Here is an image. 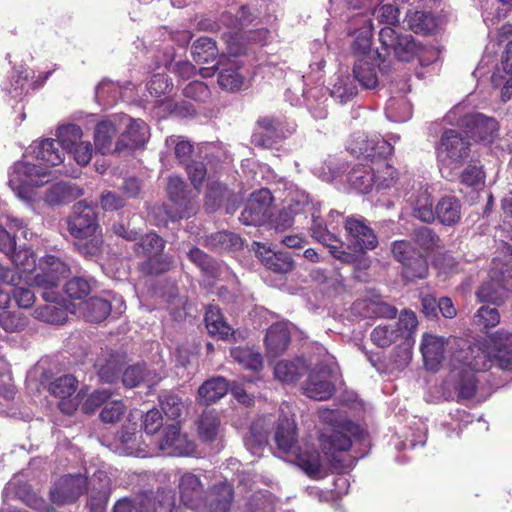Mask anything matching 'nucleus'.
<instances>
[{
	"mask_svg": "<svg viewBox=\"0 0 512 512\" xmlns=\"http://www.w3.org/2000/svg\"><path fill=\"white\" fill-rule=\"evenodd\" d=\"M322 418L331 425L329 432L322 433V452L329 469L336 473L322 474V480L326 482L325 491L322 490V500L336 501L348 492L349 483L343 473L354 465L355 458L349 452L353 439H360L363 431L358 424L340 412H331L326 416L322 409Z\"/></svg>",
	"mask_w": 512,
	"mask_h": 512,
	"instance_id": "nucleus-1",
	"label": "nucleus"
},
{
	"mask_svg": "<svg viewBox=\"0 0 512 512\" xmlns=\"http://www.w3.org/2000/svg\"><path fill=\"white\" fill-rule=\"evenodd\" d=\"M67 230L77 240L75 245L81 254L95 256L101 252L103 236L96 206L85 200L75 203L67 218Z\"/></svg>",
	"mask_w": 512,
	"mask_h": 512,
	"instance_id": "nucleus-2",
	"label": "nucleus"
},
{
	"mask_svg": "<svg viewBox=\"0 0 512 512\" xmlns=\"http://www.w3.org/2000/svg\"><path fill=\"white\" fill-rule=\"evenodd\" d=\"M274 440L277 448L285 454L294 455V463L309 477L320 475V453L314 445L304 442L297 446L298 432L294 418L280 415L275 427Z\"/></svg>",
	"mask_w": 512,
	"mask_h": 512,
	"instance_id": "nucleus-3",
	"label": "nucleus"
},
{
	"mask_svg": "<svg viewBox=\"0 0 512 512\" xmlns=\"http://www.w3.org/2000/svg\"><path fill=\"white\" fill-rule=\"evenodd\" d=\"M307 374L302 386V393L314 400H320V369L303 357L293 360H281L274 367L275 378L283 383H294L301 376Z\"/></svg>",
	"mask_w": 512,
	"mask_h": 512,
	"instance_id": "nucleus-4",
	"label": "nucleus"
},
{
	"mask_svg": "<svg viewBox=\"0 0 512 512\" xmlns=\"http://www.w3.org/2000/svg\"><path fill=\"white\" fill-rule=\"evenodd\" d=\"M452 369L485 370L488 368V354L485 341L471 342L468 339L451 336L447 339Z\"/></svg>",
	"mask_w": 512,
	"mask_h": 512,
	"instance_id": "nucleus-5",
	"label": "nucleus"
},
{
	"mask_svg": "<svg viewBox=\"0 0 512 512\" xmlns=\"http://www.w3.org/2000/svg\"><path fill=\"white\" fill-rule=\"evenodd\" d=\"M167 196L169 204L164 209L167 217L175 222L195 215L198 209L195 198L197 192L192 194L187 183L179 176H170L167 182Z\"/></svg>",
	"mask_w": 512,
	"mask_h": 512,
	"instance_id": "nucleus-6",
	"label": "nucleus"
},
{
	"mask_svg": "<svg viewBox=\"0 0 512 512\" xmlns=\"http://www.w3.org/2000/svg\"><path fill=\"white\" fill-rule=\"evenodd\" d=\"M393 258L401 264V274L406 281L425 279L429 265L424 256L410 241L395 240L391 244Z\"/></svg>",
	"mask_w": 512,
	"mask_h": 512,
	"instance_id": "nucleus-7",
	"label": "nucleus"
},
{
	"mask_svg": "<svg viewBox=\"0 0 512 512\" xmlns=\"http://www.w3.org/2000/svg\"><path fill=\"white\" fill-rule=\"evenodd\" d=\"M39 270L30 285L43 289L41 296L45 302H55L59 298V293L55 289L60 280L69 273V267L58 257L47 255L39 263Z\"/></svg>",
	"mask_w": 512,
	"mask_h": 512,
	"instance_id": "nucleus-8",
	"label": "nucleus"
},
{
	"mask_svg": "<svg viewBox=\"0 0 512 512\" xmlns=\"http://www.w3.org/2000/svg\"><path fill=\"white\" fill-rule=\"evenodd\" d=\"M345 231L348 241L358 251L354 254L359 256V260L353 265L367 268L369 263L366 251L377 247L378 238L376 233L370 227L366 218L354 215L345 219Z\"/></svg>",
	"mask_w": 512,
	"mask_h": 512,
	"instance_id": "nucleus-9",
	"label": "nucleus"
},
{
	"mask_svg": "<svg viewBox=\"0 0 512 512\" xmlns=\"http://www.w3.org/2000/svg\"><path fill=\"white\" fill-rule=\"evenodd\" d=\"M49 171L36 164L16 162L9 174L8 184L19 198L28 199L34 187L49 181Z\"/></svg>",
	"mask_w": 512,
	"mask_h": 512,
	"instance_id": "nucleus-10",
	"label": "nucleus"
},
{
	"mask_svg": "<svg viewBox=\"0 0 512 512\" xmlns=\"http://www.w3.org/2000/svg\"><path fill=\"white\" fill-rule=\"evenodd\" d=\"M436 153L441 163L460 167L470 157L471 143L461 131L446 129L440 137Z\"/></svg>",
	"mask_w": 512,
	"mask_h": 512,
	"instance_id": "nucleus-11",
	"label": "nucleus"
},
{
	"mask_svg": "<svg viewBox=\"0 0 512 512\" xmlns=\"http://www.w3.org/2000/svg\"><path fill=\"white\" fill-rule=\"evenodd\" d=\"M379 40L385 51V56L393 51L401 62H411L423 51V46L416 42L413 36L397 34L392 27H383L379 32Z\"/></svg>",
	"mask_w": 512,
	"mask_h": 512,
	"instance_id": "nucleus-12",
	"label": "nucleus"
},
{
	"mask_svg": "<svg viewBox=\"0 0 512 512\" xmlns=\"http://www.w3.org/2000/svg\"><path fill=\"white\" fill-rule=\"evenodd\" d=\"M342 227L345 228V219L337 211H330L325 227L322 228V245H325L331 255L346 264H355L359 256L343 249V242L340 239Z\"/></svg>",
	"mask_w": 512,
	"mask_h": 512,
	"instance_id": "nucleus-13",
	"label": "nucleus"
},
{
	"mask_svg": "<svg viewBox=\"0 0 512 512\" xmlns=\"http://www.w3.org/2000/svg\"><path fill=\"white\" fill-rule=\"evenodd\" d=\"M355 22L361 24V27L355 31V39L352 43V50L355 55L359 57H372L378 60V70L384 76L388 74L391 69V63L388 61L383 53L379 50L372 51L373 28L371 20L365 16L355 18Z\"/></svg>",
	"mask_w": 512,
	"mask_h": 512,
	"instance_id": "nucleus-14",
	"label": "nucleus"
},
{
	"mask_svg": "<svg viewBox=\"0 0 512 512\" xmlns=\"http://www.w3.org/2000/svg\"><path fill=\"white\" fill-rule=\"evenodd\" d=\"M272 202L273 195L268 188L253 192L241 212L240 221L247 226L266 223L272 215Z\"/></svg>",
	"mask_w": 512,
	"mask_h": 512,
	"instance_id": "nucleus-15",
	"label": "nucleus"
},
{
	"mask_svg": "<svg viewBox=\"0 0 512 512\" xmlns=\"http://www.w3.org/2000/svg\"><path fill=\"white\" fill-rule=\"evenodd\" d=\"M88 479L82 474H68L59 478L50 490L52 503L61 506L76 502L86 491Z\"/></svg>",
	"mask_w": 512,
	"mask_h": 512,
	"instance_id": "nucleus-16",
	"label": "nucleus"
},
{
	"mask_svg": "<svg viewBox=\"0 0 512 512\" xmlns=\"http://www.w3.org/2000/svg\"><path fill=\"white\" fill-rule=\"evenodd\" d=\"M485 353L488 354V368L498 367L501 370H512V333L500 330L485 341Z\"/></svg>",
	"mask_w": 512,
	"mask_h": 512,
	"instance_id": "nucleus-17",
	"label": "nucleus"
},
{
	"mask_svg": "<svg viewBox=\"0 0 512 512\" xmlns=\"http://www.w3.org/2000/svg\"><path fill=\"white\" fill-rule=\"evenodd\" d=\"M125 365L126 355L108 348L101 349L94 362L99 381L106 384L116 383Z\"/></svg>",
	"mask_w": 512,
	"mask_h": 512,
	"instance_id": "nucleus-18",
	"label": "nucleus"
},
{
	"mask_svg": "<svg viewBox=\"0 0 512 512\" xmlns=\"http://www.w3.org/2000/svg\"><path fill=\"white\" fill-rule=\"evenodd\" d=\"M467 136L475 141L492 143L498 134V122L483 114H468L462 120Z\"/></svg>",
	"mask_w": 512,
	"mask_h": 512,
	"instance_id": "nucleus-19",
	"label": "nucleus"
},
{
	"mask_svg": "<svg viewBox=\"0 0 512 512\" xmlns=\"http://www.w3.org/2000/svg\"><path fill=\"white\" fill-rule=\"evenodd\" d=\"M178 492L180 501L187 508L195 510H202L204 506L205 490L199 476L186 472L178 481Z\"/></svg>",
	"mask_w": 512,
	"mask_h": 512,
	"instance_id": "nucleus-20",
	"label": "nucleus"
},
{
	"mask_svg": "<svg viewBox=\"0 0 512 512\" xmlns=\"http://www.w3.org/2000/svg\"><path fill=\"white\" fill-rule=\"evenodd\" d=\"M283 137L282 123L275 117L263 116L256 122L251 142L257 147L271 148Z\"/></svg>",
	"mask_w": 512,
	"mask_h": 512,
	"instance_id": "nucleus-21",
	"label": "nucleus"
},
{
	"mask_svg": "<svg viewBox=\"0 0 512 512\" xmlns=\"http://www.w3.org/2000/svg\"><path fill=\"white\" fill-rule=\"evenodd\" d=\"M234 500V489L231 484L213 485L204 496V506L198 512H229Z\"/></svg>",
	"mask_w": 512,
	"mask_h": 512,
	"instance_id": "nucleus-22",
	"label": "nucleus"
},
{
	"mask_svg": "<svg viewBox=\"0 0 512 512\" xmlns=\"http://www.w3.org/2000/svg\"><path fill=\"white\" fill-rule=\"evenodd\" d=\"M218 84L219 86L230 92H236L243 86L244 78L239 72L240 65L238 61L222 55L217 60Z\"/></svg>",
	"mask_w": 512,
	"mask_h": 512,
	"instance_id": "nucleus-23",
	"label": "nucleus"
},
{
	"mask_svg": "<svg viewBox=\"0 0 512 512\" xmlns=\"http://www.w3.org/2000/svg\"><path fill=\"white\" fill-rule=\"evenodd\" d=\"M480 370L451 369L450 380L459 400L472 399L478 390L479 379L476 372Z\"/></svg>",
	"mask_w": 512,
	"mask_h": 512,
	"instance_id": "nucleus-24",
	"label": "nucleus"
},
{
	"mask_svg": "<svg viewBox=\"0 0 512 512\" xmlns=\"http://www.w3.org/2000/svg\"><path fill=\"white\" fill-rule=\"evenodd\" d=\"M447 340L443 337L425 334L422 338L421 353L427 370L437 372L444 360Z\"/></svg>",
	"mask_w": 512,
	"mask_h": 512,
	"instance_id": "nucleus-25",
	"label": "nucleus"
},
{
	"mask_svg": "<svg viewBox=\"0 0 512 512\" xmlns=\"http://www.w3.org/2000/svg\"><path fill=\"white\" fill-rule=\"evenodd\" d=\"M148 126L142 120H131L125 132L115 144L114 151L135 150L143 147L147 140Z\"/></svg>",
	"mask_w": 512,
	"mask_h": 512,
	"instance_id": "nucleus-26",
	"label": "nucleus"
},
{
	"mask_svg": "<svg viewBox=\"0 0 512 512\" xmlns=\"http://www.w3.org/2000/svg\"><path fill=\"white\" fill-rule=\"evenodd\" d=\"M159 447L168 455H187L194 449L193 443L181 434L178 424H172L166 428Z\"/></svg>",
	"mask_w": 512,
	"mask_h": 512,
	"instance_id": "nucleus-27",
	"label": "nucleus"
},
{
	"mask_svg": "<svg viewBox=\"0 0 512 512\" xmlns=\"http://www.w3.org/2000/svg\"><path fill=\"white\" fill-rule=\"evenodd\" d=\"M235 197L233 190L226 184L209 178L207 182L204 207L208 212L219 210L224 204L232 201Z\"/></svg>",
	"mask_w": 512,
	"mask_h": 512,
	"instance_id": "nucleus-28",
	"label": "nucleus"
},
{
	"mask_svg": "<svg viewBox=\"0 0 512 512\" xmlns=\"http://www.w3.org/2000/svg\"><path fill=\"white\" fill-rule=\"evenodd\" d=\"M342 382L340 367L334 357L326 353L322 354V401L330 399L336 385Z\"/></svg>",
	"mask_w": 512,
	"mask_h": 512,
	"instance_id": "nucleus-29",
	"label": "nucleus"
},
{
	"mask_svg": "<svg viewBox=\"0 0 512 512\" xmlns=\"http://www.w3.org/2000/svg\"><path fill=\"white\" fill-rule=\"evenodd\" d=\"M290 341V331L286 324L274 323L267 329L265 345L270 356L277 357L285 352Z\"/></svg>",
	"mask_w": 512,
	"mask_h": 512,
	"instance_id": "nucleus-30",
	"label": "nucleus"
},
{
	"mask_svg": "<svg viewBox=\"0 0 512 512\" xmlns=\"http://www.w3.org/2000/svg\"><path fill=\"white\" fill-rule=\"evenodd\" d=\"M353 154L363 156L374 161L376 159H387L394 152V147L384 138H372L362 141L360 147H351Z\"/></svg>",
	"mask_w": 512,
	"mask_h": 512,
	"instance_id": "nucleus-31",
	"label": "nucleus"
},
{
	"mask_svg": "<svg viewBox=\"0 0 512 512\" xmlns=\"http://www.w3.org/2000/svg\"><path fill=\"white\" fill-rule=\"evenodd\" d=\"M462 205L454 195H445L436 204V216L442 225L453 226L461 220Z\"/></svg>",
	"mask_w": 512,
	"mask_h": 512,
	"instance_id": "nucleus-32",
	"label": "nucleus"
},
{
	"mask_svg": "<svg viewBox=\"0 0 512 512\" xmlns=\"http://www.w3.org/2000/svg\"><path fill=\"white\" fill-rule=\"evenodd\" d=\"M204 321L208 333L219 340H226L233 334V330L225 321L220 308L215 305L206 307Z\"/></svg>",
	"mask_w": 512,
	"mask_h": 512,
	"instance_id": "nucleus-33",
	"label": "nucleus"
},
{
	"mask_svg": "<svg viewBox=\"0 0 512 512\" xmlns=\"http://www.w3.org/2000/svg\"><path fill=\"white\" fill-rule=\"evenodd\" d=\"M378 60L372 57H359L353 67V75L355 79L366 89H373L379 83L376 67L378 68Z\"/></svg>",
	"mask_w": 512,
	"mask_h": 512,
	"instance_id": "nucleus-34",
	"label": "nucleus"
},
{
	"mask_svg": "<svg viewBox=\"0 0 512 512\" xmlns=\"http://www.w3.org/2000/svg\"><path fill=\"white\" fill-rule=\"evenodd\" d=\"M148 512H183L176 505L175 494L172 490L158 489L156 492L145 491Z\"/></svg>",
	"mask_w": 512,
	"mask_h": 512,
	"instance_id": "nucleus-35",
	"label": "nucleus"
},
{
	"mask_svg": "<svg viewBox=\"0 0 512 512\" xmlns=\"http://www.w3.org/2000/svg\"><path fill=\"white\" fill-rule=\"evenodd\" d=\"M7 256L15 266L13 271L19 275L20 280L22 278L30 280L29 274L36 270V255L32 249L25 246L19 248L16 246L15 250Z\"/></svg>",
	"mask_w": 512,
	"mask_h": 512,
	"instance_id": "nucleus-36",
	"label": "nucleus"
},
{
	"mask_svg": "<svg viewBox=\"0 0 512 512\" xmlns=\"http://www.w3.org/2000/svg\"><path fill=\"white\" fill-rule=\"evenodd\" d=\"M229 390L228 381L221 376L206 380L198 389V397L202 404L208 406L224 397Z\"/></svg>",
	"mask_w": 512,
	"mask_h": 512,
	"instance_id": "nucleus-37",
	"label": "nucleus"
},
{
	"mask_svg": "<svg viewBox=\"0 0 512 512\" xmlns=\"http://www.w3.org/2000/svg\"><path fill=\"white\" fill-rule=\"evenodd\" d=\"M59 143L54 139H44L34 148L36 159L42 165L53 167L63 162V150L60 149Z\"/></svg>",
	"mask_w": 512,
	"mask_h": 512,
	"instance_id": "nucleus-38",
	"label": "nucleus"
},
{
	"mask_svg": "<svg viewBox=\"0 0 512 512\" xmlns=\"http://www.w3.org/2000/svg\"><path fill=\"white\" fill-rule=\"evenodd\" d=\"M262 249L258 252L259 258L267 269L279 274H286L293 269L294 262L287 252H273L264 246Z\"/></svg>",
	"mask_w": 512,
	"mask_h": 512,
	"instance_id": "nucleus-39",
	"label": "nucleus"
},
{
	"mask_svg": "<svg viewBox=\"0 0 512 512\" xmlns=\"http://www.w3.org/2000/svg\"><path fill=\"white\" fill-rule=\"evenodd\" d=\"M308 206L306 198L302 199H291L287 206H284L277 216L273 220V225L276 230L284 231L289 229L293 223L296 215H299L305 211Z\"/></svg>",
	"mask_w": 512,
	"mask_h": 512,
	"instance_id": "nucleus-40",
	"label": "nucleus"
},
{
	"mask_svg": "<svg viewBox=\"0 0 512 512\" xmlns=\"http://www.w3.org/2000/svg\"><path fill=\"white\" fill-rule=\"evenodd\" d=\"M191 55L197 64H210L219 57L216 41L210 37H200L191 46Z\"/></svg>",
	"mask_w": 512,
	"mask_h": 512,
	"instance_id": "nucleus-41",
	"label": "nucleus"
},
{
	"mask_svg": "<svg viewBox=\"0 0 512 512\" xmlns=\"http://www.w3.org/2000/svg\"><path fill=\"white\" fill-rule=\"evenodd\" d=\"M348 183L357 192L367 194L374 184L373 168L369 165H355L347 176Z\"/></svg>",
	"mask_w": 512,
	"mask_h": 512,
	"instance_id": "nucleus-42",
	"label": "nucleus"
},
{
	"mask_svg": "<svg viewBox=\"0 0 512 512\" xmlns=\"http://www.w3.org/2000/svg\"><path fill=\"white\" fill-rule=\"evenodd\" d=\"M405 21L408 28L415 34L430 35L437 29V20L429 12L408 11Z\"/></svg>",
	"mask_w": 512,
	"mask_h": 512,
	"instance_id": "nucleus-43",
	"label": "nucleus"
},
{
	"mask_svg": "<svg viewBox=\"0 0 512 512\" xmlns=\"http://www.w3.org/2000/svg\"><path fill=\"white\" fill-rule=\"evenodd\" d=\"M81 190L66 182H58L50 186L45 192L44 200L47 204L61 205L71 202L80 196Z\"/></svg>",
	"mask_w": 512,
	"mask_h": 512,
	"instance_id": "nucleus-44",
	"label": "nucleus"
},
{
	"mask_svg": "<svg viewBox=\"0 0 512 512\" xmlns=\"http://www.w3.org/2000/svg\"><path fill=\"white\" fill-rule=\"evenodd\" d=\"M231 358L242 368L259 372L263 368V358L260 352L251 347H234L230 350Z\"/></svg>",
	"mask_w": 512,
	"mask_h": 512,
	"instance_id": "nucleus-45",
	"label": "nucleus"
},
{
	"mask_svg": "<svg viewBox=\"0 0 512 512\" xmlns=\"http://www.w3.org/2000/svg\"><path fill=\"white\" fill-rule=\"evenodd\" d=\"M188 259L195 264L207 278L216 279L221 274V266L211 256L197 247L187 253Z\"/></svg>",
	"mask_w": 512,
	"mask_h": 512,
	"instance_id": "nucleus-46",
	"label": "nucleus"
},
{
	"mask_svg": "<svg viewBox=\"0 0 512 512\" xmlns=\"http://www.w3.org/2000/svg\"><path fill=\"white\" fill-rule=\"evenodd\" d=\"M271 421L266 417L255 419L249 428L246 444L252 448H264L269 442Z\"/></svg>",
	"mask_w": 512,
	"mask_h": 512,
	"instance_id": "nucleus-47",
	"label": "nucleus"
},
{
	"mask_svg": "<svg viewBox=\"0 0 512 512\" xmlns=\"http://www.w3.org/2000/svg\"><path fill=\"white\" fill-rule=\"evenodd\" d=\"M165 240L155 232H150L139 239L134 245V252L137 257H150L163 252Z\"/></svg>",
	"mask_w": 512,
	"mask_h": 512,
	"instance_id": "nucleus-48",
	"label": "nucleus"
},
{
	"mask_svg": "<svg viewBox=\"0 0 512 512\" xmlns=\"http://www.w3.org/2000/svg\"><path fill=\"white\" fill-rule=\"evenodd\" d=\"M240 236L229 231H219L207 236L204 245L212 250H231L242 247Z\"/></svg>",
	"mask_w": 512,
	"mask_h": 512,
	"instance_id": "nucleus-49",
	"label": "nucleus"
},
{
	"mask_svg": "<svg viewBox=\"0 0 512 512\" xmlns=\"http://www.w3.org/2000/svg\"><path fill=\"white\" fill-rule=\"evenodd\" d=\"M117 128L111 121H101L96 125L94 134L95 148L102 155L111 151L112 141L117 135Z\"/></svg>",
	"mask_w": 512,
	"mask_h": 512,
	"instance_id": "nucleus-50",
	"label": "nucleus"
},
{
	"mask_svg": "<svg viewBox=\"0 0 512 512\" xmlns=\"http://www.w3.org/2000/svg\"><path fill=\"white\" fill-rule=\"evenodd\" d=\"M172 268V259L163 252L147 257L139 264V270L146 276L162 275Z\"/></svg>",
	"mask_w": 512,
	"mask_h": 512,
	"instance_id": "nucleus-51",
	"label": "nucleus"
},
{
	"mask_svg": "<svg viewBox=\"0 0 512 512\" xmlns=\"http://www.w3.org/2000/svg\"><path fill=\"white\" fill-rule=\"evenodd\" d=\"M110 301L101 297H91L85 302L84 316L90 322H101L111 313Z\"/></svg>",
	"mask_w": 512,
	"mask_h": 512,
	"instance_id": "nucleus-52",
	"label": "nucleus"
},
{
	"mask_svg": "<svg viewBox=\"0 0 512 512\" xmlns=\"http://www.w3.org/2000/svg\"><path fill=\"white\" fill-rule=\"evenodd\" d=\"M60 297L55 302H47L43 306H39L34 310V317L37 320L51 323V324H62L66 321L67 313L62 307L57 306Z\"/></svg>",
	"mask_w": 512,
	"mask_h": 512,
	"instance_id": "nucleus-53",
	"label": "nucleus"
},
{
	"mask_svg": "<svg viewBox=\"0 0 512 512\" xmlns=\"http://www.w3.org/2000/svg\"><path fill=\"white\" fill-rule=\"evenodd\" d=\"M385 110L387 117L394 122H405L412 116V106L403 96L389 98Z\"/></svg>",
	"mask_w": 512,
	"mask_h": 512,
	"instance_id": "nucleus-54",
	"label": "nucleus"
},
{
	"mask_svg": "<svg viewBox=\"0 0 512 512\" xmlns=\"http://www.w3.org/2000/svg\"><path fill=\"white\" fill-rule=\"evenodd\" d=\"M220 426V419L215 411H204L199 418L198 433L207 442L215 440Z\"/></svg>",
	"mask_w": 512,
	"mask_h": 512,
	"instance_id": "nucleus-55",
	"label": "nucleus"
},
{
	"mask_svg": "<svg viewBox=\"0 0 512 512\" xmlns=\"http://www.w3.org/2000/svg\"><path fill=\"white\" fill-rule=\"evenodd\" d=\"M158 401L163 413L172 420L178 419L185 407L182 398L171 391L162 392Z\"/></svg>",
	"mask_w": 512,
	"mask_h": 512,
	"instance_id": "nucleus-56",
	"label": "nucleus"
},
{
	"mask_svg": "<svg viewBox=\"0 0 512 512\" xmlns=\"http://www.w3.org/2000/svg\"><path fill=\"white\" fill-rule=\"evenodd\" d=\"M85 492L88 493L86 505L90 512H105L110 496L108 487L106 485L96 487L88 483Z\"/></svg>",
	"mask_w": 512,
	"mask_h": 512,
	"instance_id": "nucleus-57",
	"label": "nucleus"
},
{
	"mask_svg": "<svg viewBox=\"0 0 512 512\" xmlns=\"http://www.w3.org/2000/svg\"><path fill=\"white\" fill-rule=\"evenodd\" d=\"M78 388V380L75 376L63 375L49 384V392L60 399L70 398Z\"/></svg>",
	"mask_w": 512,
	"mask_h": 512,
	"instance_id": "nucleus-58",
	"label": "nucleus"
},
{
	"mask_svg": "<svg viewBox=\"0 0 512 512\" xmlns=\"http://www.w3.org/2000/svg\"><path fill=\"white\" fill-rule=\"evenodd\" d=\"M122 384L126 388H135L149 380L150 372L146 364H134L122 370Z\"/></svg>",
	"mask_w": 512,
	"mask_h": 512,
	"instance_id": "nucleus-59",
	"label": "nucleus"
},
{
	"mask_svg": "<svg viewBox=\"0 0 512 512\" xmlns=\"http://www.w3.org/2000/svg\"><path fill=\"white\" fill-rule=\"evenodd\" d=\"M418 326L416 314L410 309H404L399 315V320L394 327L400 337L405 342H409Z\"/></svg>",
	"mask_w": 512,
	"mask_h": 512,
	"instance_id": "nucleus-60",
	"label": "nucleus"
},
{
	"mask_svg": "<svg viewBox=\"0 0 512 512\" xmlns=\"http://www.w3.org/2000/svg\"><path fill=\"white\" fill-rule=\"evenodd\" d=\"M413 216L425 223H431L435 220L436 207L433 208L432 198L426 191L422 192L415 200Z\"/></svg>",
	"mask_w": 512,
	"mask_h": 512,
	"instance_id": "nucleus-61",
	"label": "nucleus"
},
{
	"mask_svg": "<svg viewBox=\"0 0 512 512\" xmlns=\"http://www.w3.org/2000/svg\"><path fill=\"white\" fill-rule=\"evenodd\" d=\"M83 132L79 125L68 124L58 129L56 140L62 150L70 151L82 140Z\"/></svg>",
	"mask_w": 512,
	"mask_h": 512,
	"instance_id": "nucleus-62",
	"label": "nucleus"
},
{
	"mask_svg": "<svg viewBox=\"0 0 512 512\" xmlns=\"http://www.w3.org/2000/svg\"><path fill=\"white\" fill-rule=\"evenodd\" d=\"M147 496L145 491L117 500L113 506V512H148L146 506Z\"/></svg>",
	"mask_w": 512,
	"mask_h": 512,
	"instance_id": "nucleus-63",
	"label": "nucleus"
},
{
	"mask_svg": "<svg viewBox=\"0 0 512 512\" xmlns=\"http://www.w3.org/2000/svg\"><path fill=\"white\" fill-rule=\"evenodd\" d=\"M414 242L425 251H433L439 247L440 237L429 227L422 226L414 230Z\"/></svg>",
	"mask_w": 512,
	"mask_h": 512,
	"instance_id": "nucleus-64",
	"label": "nucleus"
}]
</instances>
